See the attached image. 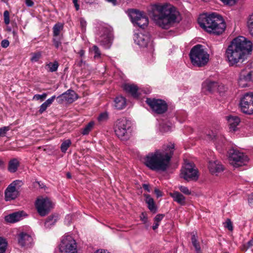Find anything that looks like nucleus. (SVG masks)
I'll list each match as a JSON object with an SVG mask.
<instances>
[{
	"label": "nucleus",
	"mask_w": 253,
	"mask_h": 253,
	"mask_svg": "<svg viewBox=\"0 0 253 253\" xmlns=\"http://www.w3.org/2000/svg\"><path fill=\"white\" fill-rule=\"evenodd\" d=\"M95 0H84V1L86 3L92 4L93 3Z\"/></svg>",
	"instance_id": "nucleus-62"
},
{
	"label": "nucleus",
	"mask_w": 253,
	"mask_h": 253,
	"mask_svg": "<svg viewBox=\"0 0 253 253\" xmlns=\"http://www.w3.org/2000/svg\"><path fill=\"white\" fill-rule=\"evenodd\" d=\"M248 202L250 206L253 207V193H252L249 196Z\"/></svg>",
	"instance_id": "nucleus-52"
},
{
	"label": "nucleus",
	"mask_w": 253,
	"mask_h": 253,
	"mask_svg": "<svg viewBox=\"0 0 253 253\" xmlns=\"http://www.w3.org/2000/svg\"><path fill=\"white\" fill-rule=\"evenodd\" d=\"M78 54L80 55V57H82L84 54V51L83 49L80 50L78 52Z\"/></svg>",
	"instance_id": "nucleus-61"
},
{
	"label": "nucleus",
	"mask_w": 253,
	"mask_h": 253,
	"mask_svg": "<svg viewBox=\"0 0 253 253\" xmlns=\"http://www.w3.org/2000/svg\"><path fill=\"white\" fill-rule=\"evenodd\" d=\"M203 88L210 92L217 91L219 92L225 90V86L222 84H219L217 82L207 80L202 84Z\"/></svg>",
	"instance_id": "nucleus-19"
},
{
	"label": "nucleus",
	"mask_w": 253,
	"mask_h": 253,
	"mask_svg": "<svg viewBox=\"0 0 253 253\" xmlns=\"http://www.w3.org/2000/svg\"><path fill=\"white\" fill-rule=\"evenodd\" d=\"M22 185L21 180H16L11 183L4 191V199L9 201L17 198L20 194V189Z\"/></svg>",
	"instance_id": "nucleus-12"
},
{
	"label": "nucleus",
	"mask_w": 253,
	"mask_h": 253,
	"mask_svg": "<svg viewBox=\"0 0 253 253\" xmlns=\"http://www.w3.org/2000/svg\"><path fill=\"white\" fill-rule=\"evenodd\" d=\"M252 82H253V61L248 63L241 71L238 79V85L241 87L249 86Z\"/></svg>",
	"instance_id": "nucleus-8"
},
{
	"label": "nucleus",
	"mask_w": 253,
	"mask_h": 253,
	"mask_svg": "<svg viewBox=\"0 0 253 253\" xmlns=\"http://www.w3.org/2000/svg\"><path fill=\"white\" fill-rule=\"evenodd\" d=\"M133 39L135 42L141 47L153 46L150 35L147 32L136 33Z\"/></svg>",
	"instance_id": "nucleus-18"
},
{
	"label": "nucleus",
	"mask_w": 253,
	"mask_h": 253,
	"mask_svg": "<svg viewBox=\"0 0 253 253\" xmlns=\"http://www.w3.org/2000/svg\"><path fill=\"white\" fill-rule=\"evenodd\" d=\"M227 120L231 130L235 131L237 126L240 122V118L237 116H229L227 117Z\"/></svg>",
	"instance_id": "nucleus-24"
},
{
	"label": "nucleus",
	"mask_w": 253,
	"mask_h": 253,
	"mask_svg": "<svg viewBox=\"0 0 253 253\" xmlns=\"http://www.w3.org/2000/svg\"><path fill=\"white\" fill-rule=\"evenodd\" d=\"M73 2L74 4L76 10H79L80 8V5L78 3V0H73Z\"/></svg>",
	"instance_id": "nucleus-55"
},
{
	"label": "nucleus",
	"mask_w": 253,
	"mask_h": 253,
	"mask_svg": "<svg viewBox=\"0 0 253 253\" xmlns=\"http://www.w3.org/2000/svg\"><path fill=\"white\" fill-rule=\"evenodd\" d=\"M35 207L39 214L42 216L48 214L52 208V204L47 198L40 197L37 198L35 202Z\"/></svg>",
	"instance_id": "nucleus-14"
},
{
	"label": "nucleus",
	"mask_w": 253,
	"mask_h": 253,
	"mask_svg": "<svg viewBox=\"0 0 253 253\" xmlns=\"http://www.w3.org/2000/svg\"><path fill=\"white\" fill-rule=\"evenodd\" d=\"M92 48L95 54L94 58L95 59L100 58L101 53L97 45H94Z\"/></svg>",
	"instance_id": "nucleus-40"
},
{
	"label": "nucleus",
	"mask_w": 253,
	"mask_h": 253,
	"mask_svg": "<svg viewBox=\"0 0 253 253\" xmlns=\"http://www.w3.org/2000/svg\"><path fill=\"white\" fill-rule=\"evenodd\" d=\"M106 1L112 2L114 5L116 4V0H106Z\"/></svg>",
	"instance_id": "nucleus-64"
},
{
	"label": "nucleus",
	"mask_w": 253,
	"mask_h": 253,
	"mask_svg": "<svg viewBox=\"0 0 253 253\" xmlns=\"http://www.w3.org/2000/svg\"><path fill=\"white\" fill-rule=\"evenodd\" d=\"M80 26L81 27L83 31H85V28L86 26V21L83 18H81L80 19Z\"/></svg>",
	"instance_id": "nucleus-47"
},
{
	"label": "nucleus",
	"mask_w": 253,
	"mask_h": 253,
	"mask_svg": "<svg viewBox=\"0 0 253 253\" xmlns=\"http://www.w3.org/2000/svg\"><path fill=\"white\" fill-rule=\"evenodd\" d=\"M42 53L41 52H36L31 54L30 60L32 62H37L41 59Z\"/></svg>",
	"instance_id": "nucleus-37"
},
{
	"label": "nucleus",
	"mask_w": 253,
	"mask_h": 253,
	"mask_svg": "<svg viewBox=\"0 0 253 253\" xmlns=\"http://www.w3.org/2000/svg\"><path fill=\"white\" fill-rule=\"evenodd\" d=\"M59 66V64L57 61H55L53 62H49L46 64V67H47V71L50 72H54L57 70Z\"/></svg>",
	"instance_id": "nucleus-32"
},
{
	"label": "nucleus",
	"mask_w": 253,
	"mask_h": 253,
	"mask_svg": "<svg viewBox=\"0 0 253 253\" xmlns=\"http://www.w3.org/2000/svg\"><path fill=\"white\" fill-rule=\"evenodd\" d=\"M164 217V214H157L154 218V221L160 223Z\"/></svg>",
	"instance_id": "nucleus-49"
},
{
	"label": "nucleus",
	"mask_w": 253,
	"mask_h": 253,
	"mask_svg": "<svg viewBox=\"0 0 253 253\" xmlns=\"http://www.w3.org/2000/svg\"><path fill=\"white\" fill-rule=\"evenodd\" d=\"M4 21L6 25H8L10 22L9 13L7 10L4 11L3 13Z\"/></svg>",
	"instance_id": "nucleus-44"
},
{
	"label": "nucleus",
	"mask_w": 253,
	"mask_h": 253,
	"mask_svg": "<svg viewBox=\"0 0 253 253\" xmlns=\"http://www.w3.org/2000/svg\"><path fill=\"white\" fill-rule=\"evenodd\" d=\"M140 218L144 223H146L147 222V217L146 214L144 212L141 213L140 215Z\"/></svg>",
	"instance_id": "nucleus-50"
},
{
	"label": "nucleus",
	"mask_w": 253,
	"mask_h": 253,
	"mask_svg": "<svg viewBox=\"0 0 253 253\" xmlns=\"http://www.w3.org/2000/svg\"><path fill=\"white\" fill-rule=\"evenodd\" d=\"M223 3L226 5H233L235 2V0H220Z\"/></svg>",
	"instance_id": "nucleus-48"
},
{
	"label": "nucleus",
	"mask_w": 253,
	"mask_h": 253,
	"mask_svg": "<svg viewBox=\"0 0 253 253\" xmlns=\"http://www.w3.org/2000/svg\"><path fill=\"white\" fill-rule=\"evenodd\" d=\"M209 169L212 174L219 173L223 170V166L218 161H211L209 163Z\"/></svg>",
	"instance_id": "nucleus-21"
},
{
	"label": "nucleus",
	"mask_w": 253,
	"mask_h": 253,
	"mask_svg": "<svg viewBox=\"0 0 253 253\" xmlns=\"http://www.w3.org/2000/svg\"><path fill=\"white\" fill-rule=\"evenodd\" d=\"M179 13L170 4H156L154 6L153 19L158 26L168 29L176 22Z\"/></svg>",
	"instance_id": "nucleus-3"
},
{
	"label": "nucleus",
	"mask_w": 253,
	"mask_h": 253,
	"mask_svg": "<svg viewBox=\"0 0 253 253\" xmlns=\"http://www.w3.org/2000/svg\"><path fill=\"white\" fill-rule=\"evenodd\" d=\"M247 26L249 34L253 37V13L249 15L248 18Z\"/></svg>",
	"instance_id": "nucleus-31"
},
{
	"label": "nucleus",
	"mask_w": 253,
	"mask_h": 253,
	"mask_svg": "<svg viewBox=\"0 0 253 253\" xmlns=\"http://www.w3.org/2000/svg\"><path fill=\"white\" fill-rule=\"evenodd\" d=\"M5 167V163L4 162L1 160L0 159V169H3Z\"/></svg>",
	"instance_id": "nucleus-60"
},
{
	"label": "nucleus",
	"mask_w": 253,
	"mask_h": 253,
	"mask_svg": "<svg viewBox=\"0 0 253 253\" xmlns=\"http://www.w3.org/2000/svg\"><path fill=\"white\" fill-rule=\"evenodd\" d=\"M7 242L3 237H0V253H4L7 247Z\"/></svg>",
	"instance_id": "nucleus-34"
},
{
	"label": "nucleus",
	"mask_w": 253,
	"mask_h": 253,
	"mask_svg": "<svg viewBox=\"0 0 253 253\" xmlns=\"http://www.w3.org/2000/svg\"><path fill=\"white\" fill-rule=\"evenodd\" d=\"M95 253H110L107 250L100 249L98 250Z\"/></svg>",
	"instance_id": "nucleus-57"
},
{
	"label": "nucleus",
	"mask_w": 253,
	"mask_h": 253,
	"mask_svg": "<svg viewBox=\"0 0 253 253\" xmlns=\"http://www.w3.org/2000/svg\"><path fill=\"white\" fill-rule=\"evenodd\" d=\"M9 44V42L7 40H2L1 42V46L4 48H6L7 47H8Z\"/></svg>",
	"instance_id": "nucleus-51"
},
{
	"label": "nucleus",
	"mask_w": 253,
	"mask_h": 253,
	"mask_svg": "<svg viewBox=\"0 0 253 253\" xmlns=\"http://www.w3.org/2000/svg\"><path fill=\"white\" fill-rule=\"evenodd\" d=\"M253 246V238L247 243V248H249Z\"/></svg>",
	"instance_id": "nucleus-59"
},
{
	"label": "nucleus",
	"mask_w": 253,
	"mask_h": 253,
	"mask_svg": "<svg viewBox=\"0 0 253 253\" xmlns=\"http://www.w3.org/2000/svg\"><path fill=\"white\" fill-rule=\"evenodd\" d=\"M9 130V126H4L0 128V136H4L6 132Z\"/></svg>",
	"instance_id": "nucleus-46"
},
{
	"label": "nucleus",
	"mask_w": 253,
	"mask_h": 253,
	"mask_svg": "<svg viewBox=\"0 0 253 253\" xmlns=\"http://www.w3.org/2000/svg\"><path fill=\"white\" fill-rule=\"evenodd\" d=\"M240 106L242 111L247 114H253V93H245L242 97Z\"/></svg>",
	"instance_id": "nucleus-17"
},
{
	"label": "nucleus",
	"mask_w": 253,
	"mask_h": 253,
	"mask_svg": "<svg viewBox=\"0 0 253 253\" xmlns=\"http://www.w3.org/2000/svg\"><path fill=\"white\" fill-rule=\"evenodd\" d=\"M25 3L29 7H31L34 5V2L32 0H25Z\"/></svg>",
	"instance_id": "nucleus-54"
},
{
	"label": "nucleus",
	"mask_w": 253,
	"mask_h": 253,
	"mask_svg": "<svg viewBox=\"0 0 253 253\" xmlns=\"http://www.w3.org/2000/svg\"><path fill=\"white\" fill-rule=\"evenodd\" d=\"M47 93H43L42 94H35L33 98V100L43 101L47 97Z\"/></svg>",
	"instance_id": "nucleus-41"
},
{
	"label": "nucleus",
	"mask_w": 253,
	"mask_h": 253,
	"mask_svg": "<svg viewBox=\"0 0 253 253\" xmlns=\"http://www.w3.org/2000/svg\"><path fill=\"white\" fill-rule=\"evenodd\" d=\"M71 145V141L69 139H67L63 141L62 143L61 144L60 149L61 151L65 153L66 151L67 150L68 148Z\"/></svg>",
	"instance_id": "nucleus-36"
},
{
	"label": "nucleus",
	"mask_w": 253,
	"mask_h": 253,
	"mask_svg": "<svg viewBox=\"0 0 253 253\" xmlns=\"http://www.w3.org/2000/svg\"><path fill=\"white\" fill-rule=\"evenodd\" d=\"M56 98L55 95H53L50 98H48L44 102H43L39 108V113L40 114H42L45 110L47 109L48 107H49L54 102L55 99Z\"/></svg>",
	"instance_id": "nucleus-27"
},
{
	"label": "nucleus",
	"mask_w": 253,
	"mask_h": 253,
	"mask_svg": "<svg viewBox=\"0 0 253 253\" xmlns=\"http://www.w3.org/2000/svg\"><path fill=\"white\" fill-rule=\"evenodd\" d=\"M161 130L163 132H167L170 130V127L169 126L165 127L164 126H161Z\"/></svg>",
	"instance_id": "nucleus-53"
},
{
	"label": "nucleus",
	"mask_w": 253,
	"mask_h": 253,
	"mask_svg": "<svg viewBox=\"0 0 253 253\" xmlns=\"http://www.w3.org/2000/svg\"><path fill=\"white\" fill-rule=\"evenodd\" d=\"M20 165L18 159L14 158L11 159L8 163V170L10 172H15L18 169Z\"/></svg>",
	"instance_id": "nucleus-29"
},
{
	"label": "nucleus",
	"mask_w": 253,
	"mask_h": 253,
	"mask_svg": "<svg viewBox=\"0 0 253 253\" xmlns=\"http://www.w3.org/2000/svg\"><path fill=\"white\" fill-rule=\"evenodd\" d=\"M109 118L108 113L106 112L101 113L98 117L97 120L99 123L106 122Z\"/></svg>",
	"instance_id": "nucleus-38"
},
{
	"label": "nucleus",
	"mask_w": 253,
	"mask_h": 253,
	"mask_svg": "<svg viewBox=\"0 0 253 253\" xmlns=\"http://www.w3.org/2000/svg\"><path fill=\"white\" fill-rule=\"evenodd\" d=\"M169 195L173 198L174 202L180 205L184 206L186 204V198L178 191H174L173 192H170Z\"/></svg>",
	"instance_id": "nucleus-22"
},
{
	"label": "nucleus",
	"mask_w": 253,
	"mask_h": 253,
	"mask_svg": "<svg viewBox=\"0 0 253 253\" xmlns=\"http://www.w3.org/2000/svg\"><path fill=\"white\" fill-rule=\"evenodd\" d=\"M130 127V122L125 117L117 119L114 125L115 134L118 138L123 140L129 138L128 130Z\"/></svg>",
	"instance_id": "nucleus-7"
},
{
	"label": "nucleus",
	"mask_w": 253,
	"mask_h": 253,
	"mask_svg": "<svg viewBox=\"0 0 253 253\" xmlns=\"http://www.w3.org/2000/svg\"><path fill=\"white\" fill-rule=\"evenodd\" d=\"M228 153L229 163L235 168L246 165L248 162V156L238 150L231 149Z\"/></svg>",
	"instance_id": "nucleus-9"
},
{
	"label": "nucleus",
	"mask_w": 253,
	"mask_h": 253,
	"mask_svg": "<svg viewBox=\"0 0 253 253\" xmlns=\"http://www.w3.org/2000/svg\"><path fill=\"white\" fill-rule=\"evenodd\" d=\"M225 227L227 228L229 231H232L233 229L232 223L230 219H227L225 223Z\"/></svg>",
	"instance_id": "nucleus-45"
},
{
	"label": "nucleus",
	"mask_w": 253,
	"mask_h": 253,
	"mask_svg": "<svg viewBox=\"0 0 253 253\" xmlns=\"http://www.w3.org/2000/svg\"><path fill=\"white\" fill-rule=\"evenodd\" d=\"M180 176L187 181L197 180L199 175L195 166L190 163H185L181 169Z\"/></svg>",
	"instance_id": "nucleus-13"
},
{
	"label": "nucleus",
	"mask_w": 253,
	"mask_h": 253,
	"mask_svg": "<svg viewBox=\"0 0 253 253\" xmlns=\"http://www.w3.org/2000/svg\"><path fill=\"white\" fill-rule=\"evenodd\" d=\"M96 35L98 36L97 39L100 44L105 48H109L113 42L114 36L113 29L106 23L99 24L96 27Z\"/></svg>",
	"instance_id": "nucleus-5"
},
{
	"label": "nucleus",
	"mask_w": 253,
	"mask_h": 253,
	"mask_svg": "<svg viewBox=\"0 0 253 253\" xmlns=\"http://www.w3.org/2000/svg\"><path fill=\"white\" fill-rule=\"evenodd\" d=\"M159 226V223L154 221V224L152 226V228L153 230H156V229L158 228Z\"/></svg>",
	"instance_id": "nucleus-58"
},
{
	"label": "nucleus",
	"mask_w": 253,
	"mask_h": 253,
	"mask_svg": "<svg viewBox=\"0 0 253 253\" xmlns=\"http://www.w3.org/2000/svg\"><path fill=\"white\" fill-rule=\"evenodd\" d=\"M115 107L119 110L123 109L126 104V99L123 96H118L115 99Z\"/></svg>",
	"instance_id": "nucleus-28"
},
{
	"label": "nucleus",
	"mask_w": 253,
	"mask_h": 253,
	"mask_svg": "<svg viewBox=\"0 0 253 253\" xmlns=\"http://www.w3.org/2000/svg\"><path fill=\"white\" fill-rule=\"evenodd\" d=\"M56 221V219L54 216H50L46 220L45 222V226L49 227L50 225H53Z\"/></svg>",
	"instance_id": "nucleus-39"
},
{
	"label": "nucleus",
	"mask_w": 253,
	"mask_h": 253,
	"mask_svg": "<svg viewBox=\"0 0 253 253\" xmlns=\"http://www.w3.org/2000/svg\"><path fill=\"white\" fill-rule=\"evenodd\" d=\"M128 15L132 23L141 28L143 29L148 25V18L143 12L131 9L129 11Z\"/></svg>",
	"instance_id": "nucleus-11"
},
{
	"label": "nucleus",
	"mask_w": 253,
	"mask_h": 253,
	"mask_svg": "<svg viewBox=\"0 0 253 253\" xmlns=\"http://www.w3.org/2000/svg\"><path fill=\"white\" fill-rule=\"evenodd\" d=\"M60 253H77L76 241L71 236L63 237L59 245Z\"/></svg>",
	"instance_id": "nucleus-10"
},
{
	"label": "nucleus",
	"mask_w": 253,
	"mask_h": 253,
	"mask_svg": "<svg viewBox=\"0 0 253 253\" xmlns=\"http://www.w3.org/2000/svg\"><path fill=\"white\" fill-rule=\"evenodd\" d=\"M52 41L53 44L56 48H58L61 45V38L53 37Z\"/></svg>",
	"instance_id": "nucleus-42"
},
{
	"label": "nucleus",
	"mask_w": 253,
	"mask_h": 253,
	"mask_svg": "<svg viewBox=\"0 0 253 253\" xmlns=\"http://www.w3.org/2000/svg\"><path fill=\"white\" fill-rule=\"evenodd\" d=\"M191 240H192V244H193V246L195 247V250L197 252V253H202V252L201 251V248H200V244L197 241V237L195 235H193L192 236Z\"/></svg>",
	"instance_id": "nucleus-35"
},
{
	"label": "nucleus",
	"mask_w": 253,
	"mask_h": 253,
	"mask_svg": "<svg viewBox=\"0 0 253 253\" xmlns=\"http://www.w3.org/2000/svg\"><path fill=\"white\" fill-rule=\"evenodd\" d=\"M94 122L93 121L90 122L82 130V134L83 135H87L93 128L94 126Z\"/></svg>",
	"instance_id": "nucleus-33"
},
{
	"label": "nucleus",
	"mask_w": 253,
	"mask_h": 253,
	"mask_svg": "<svg viewBox=\"0 0 253 253\" xmlns=\"http://www.w3.org/2000/svg\"><path fill=\"white\" fill-rule=\"evenodd\" d=\"M19 246L26 249L31 248L34 244L33 234L25 231L20 232L17 235Z\"/></svg>",
	"instance_id": "nucleus-16"
},
{
	"label": "nucleus",
	"mask_w": 253,
	"mask_h": 253,
	"mask_svg": "<svg viewBox=\"0 0 253 253\" xmlns=\"http://www.w3.org/2000/svg\"><path fill=\"white\" fill-rule=\"evenodd\" d=\"M189 55L192 63L196 66H204L209 61V55L201 44L194 46L191 49Z\"/></svg>",
	"instance_id": "nucleus-6"
},
{
	"label": "nucleus",
	"mask_w": 253,
	"mask_h": 253,
	"mask_svg": "<svg viewBox=\"0 0 253 253\" xmlns=\"http://www.w3.org/2000/svg\"><path fill=\"white\" fill-rule=\"evenodd\" d=\"M143 188H144L145 190H147V191H149V185H147V184H143Z\"/></svg>",
	"instance_id": "nucleus-63"
},
{
	"label": "nucleus",
	"mask_w": 253,
	"mask_h": 253,
	"mask_svg": "<svg viewBox=\"0 0 253 253\" xmlns=\"http://www.w3.org/2000/svg\"><path fill=\"white\" fill-rule=\"evenodd\" d=\"M253 43L246 38L240 36L233 39L225 52L226 61L230 66H236L246 60L252 54Z\"/></svg>",
	"instance_id": "nucleus-1"
},
{
	"label": "nucleus",
	"mask_w": 253,
	"mask_h": 253,
	"mask_svg": "<svg viewBox=\"0 0 253 253\" xmlns=\"http://www.w3.org/2000/svg\"><path fill=\"white\" fill-rule=\"evenodd\" d=\"M123 89L126 92L130 93L133 97H138V88L137 85L133 84H126L123 85Z\"/></svg>",
	"instance_id": "nucleus-23"
},
{
	"label": "nucleus",
	"mask_w": 253,
	"mask_h": 253,
	"mask_svg": "<svg viewBox=\"0 0 253 253\" xmlns=\"http://www.w3.org/2000/svg\"><path fill=\"white\" fill-rule=\"evenodd\" d=\"M63 29V24L61 23H57L55 24L53 27V37H57L61 31Z\"/></svg>",
	"instance_id": "nucleus-30"
},
{
	"label": "nucleus",
	"mask_w": 253,
	"mask_h": 253,
	"mask_svg": "<svg viewBox=\"0 0 253 253\" xmlns=\"http://www.w3.org/2000/svg\"><path fill=\"white\" fill-rule=\"evenodd\" d=\"M198 21L201 27L207 32L216 35L221 34L226 28V24L222 17L214 13L200 15Z\"/></svg>",
	"instance_id": "nucleus-4"
},
{
	"label": "nucleus",
	"mask_w": 253,
	"mask_h": 253,
	"mask_svg": "<svg viewBox=\"0 0 253 253\" xmlns=\"http://www.w3.org/2000/svg\"><path fill=\"white\" fill-rule=\"evenodd\" d=\"M22 211L16 212L10 214L5 217V220L9 223H14L19 221L22 217Z\"/></svg>",
	"instance_id": "nucleus-25"
},
{
	"label": "nucleus",
	"mask_w": 253,
	"mask_h": 253,
	"mask_svg": "<svg viewBox=\"0 0 253 253\" xmlns=\"http://www.w3.org/2000/svg\"><path fill=\"white\" fill-rule=\"evenodd\" d=\"M146 103L151 109L152 111L157 114H162L165 113L168 110V105L163 100L147 98Z\"/></svg>",
	"instance_id": "nucleus-15"
},
{
	"label": "nucleus",
	"mask_w": 253,
	"mask_h": 253,
	"mask_svg": "<svg viewBox=\"0 0 253 253\" xmlns=\"http://www.w3.org/2000/svg\"><path fill=\"white\" fill-rule=\"evenodd\" d=\"M174 149L173 143L169 142L164 145L162 149L157 150L146 156L145 165L152 170L166 171L170 165Z\"/></svg>",
	"instance_id": "nucleus-2"
},
{
	"label": "nucleus",
	"mask_w": 253,
	"mask_h": 253,
	"mask_svg": "<svg viewBox=\"0 0 253 253\" xmlns=\"http://www.w3.org/2000/svg\"><path fill=\"white\" fill-rule=\"evenodd\" d=\"M144 197L145 198V201L148 205V208L149 210L153 213H155L157 211V209L154 199L148 194H144Z\"/></svg>",
	"instance_id": "nucleus-26"
},
{
	"label": "nucleus",
	"mask_w": 253,
	"mask_h": 253,
	"mask_svg": "<svg viewBox=\"0 0 253 253\" xmlns=\"http://www.w3.org/2000/svg\"><path fill=\"white\" fill-rule=\"evenodd\" d=\"M59 103L66 102L72 103L78 98L77 94L73 90L69 89L57 97Z\"/></svg>",
	"instance_id": "nucleus-20"
},
{
	"label": "nucleus",
	"mask_w": 253,
	"mask_h": 253,
	"mask_svg": "<svg viewBox=\"0 0 253 253\" xmlns=\"http://www.w3.org/2000/svg\"><path fill=\"white\" fill-rule=\"evenodd\" d=\"M154 191H155V193L156 194V195L158 197H161L162 196L161 191H160L159 189H155Z\"/></svg>",
	"instance_id": "nucleus-56"
},
{
	"label": "nucleus",
	"mask_w": 253,
	"mask_h": 253,
	"mask_svg": "<svg viewBox=\"0 0 253 253\" xmlns=\"http://www.w3.org/2000/svg\"><path fill=\"white\" fill-rule=\"evenodd\" d=\"M179 190L183 194L189 195L191 194V191L187 187L184 186H179L178 187Z\"/></svg>",
	"instance_id": "nucleus-43"
}]
</instances>
